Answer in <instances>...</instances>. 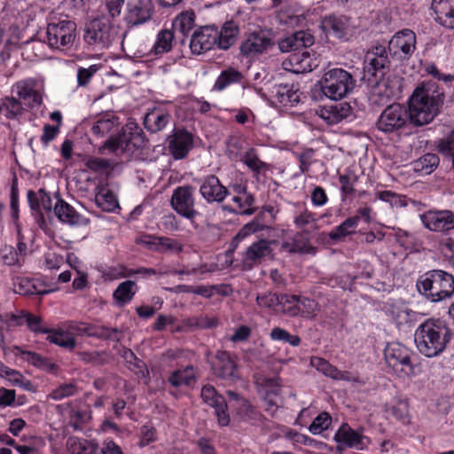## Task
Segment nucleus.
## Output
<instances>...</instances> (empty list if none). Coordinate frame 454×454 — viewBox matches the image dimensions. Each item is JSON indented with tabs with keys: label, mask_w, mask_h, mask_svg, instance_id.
<instances>
[{
	"label": "nucleus",
	"mask_w": 454,
	"mask_h": 454,
	"mask_svg": "<svg viewBox=\"0 0 454 454\" xmlns=\"http://www.w3.org/2000/svg\"><path fill=\"white\" fill-rule=\"evenodd\" d=\"M388 54L387 46L376 43L364 56L362 79L372 88L371 100L374 104H386L393 96L392 89L384 79L390 68Z\"/></svg>",
	"instance_id": "f257e3e1"
},
{
	"label": "nucleus",
	"mask_w": 454,
	"mask_h": 454,
	"mask_svg": "<svg viewBox=\"0 0 454 454\" xmlns=\"http://www.w3.org/2000/svg\"><path fill=\"white\" fill-rule=\"evenodd\" d=\"M451 337V330L444 321L431 317L417 327L414 342L422 356L434 358L445 351Z\"/></svg>",
	"instance_id": "f03ea898"
},
{
	"label": "nucleus",
	"mask_w": 454,
	"mask_h": 454,
	"mask_svg": "<svg viewBox=\"0 0 454 454\" xmlns=\"http://www.w3.org/2000/svg\"><path fill=\"white\" fill-rule=\"evenodd\" d=\"M416 287L427 301L441 302L454 294V275L441 269L429 270L419 277Z\"/></svg>",
	"instance_id": "7ed1b4c3"
},
{
	"label": "nucleus",
	"mask_w": 454,
	"mask_h": 454,
	"mask_svg": "<svg viewBox=\"0 0 454 454\" xmlns=\"http://www.w3.org/2000/svg\"><path fill=\"white\" fill-rule=\"evenodd\" d=\"M44 42L52 50H70L76 37V23L67 16L51 13L47 17Z\"/></svg>",
	"instance_id": "20e7f679"
},
{
	"label": "nucleus",
	"mask_w": 454,
	"mask_h": 454,
	"mask_svg": "<svg viewBox=\"0 0 454 454\" xmlns=\"http://www.w3.org/2000/svg\"><path fill=\"white\" fill-rule=\"evenodd\" d=\"M415 352L401 342H388L384 348V358L387 366L402 377L415 374Z\"/></svg>",
	"instance_id": "39448f33"
},
{
	"label": "nucleus",
	"mask_w": 454,
	"mask_h": 454,
	"mask_svg": "<svg viewBox=\"0 0 454 454\" xmlns=\"http://www.w3.org/2000/svg\"><path fill=\"white\" fill-rule=\"evenodd\" d=\"M356 85L352 74L343 68L328 70L320 82L322 93L328 98L337 101L349 94Z\"/></svg>",
	"instance_id": "423d86ee"
},
{
	"label": "nucleus",
	"mask_w": 454,
	"mask_h": 454,
	"mask_svg": "<svg viewBox=\"0 0 454 454\" xmlns=\"http://www.w3.org/2000/svg\"><path fill=\"white\" fill-rule=\"evenodd\" d=\"M274 43L269 34L260 27L244 32L239 43V54L247 59H254L266 53Z\"/></svg>",
	"instance_id": "0eeeda50"
},
{
	"label": "nucleus",
	"mask_w": 454,
	"mask_h": 454,
	"mask_svg": "<svg viewBox=\"0 0 454 454\" xmlns=\"http://www.w3.org/2000/svg\"><path fill=\"white\" fill-rule=\"evenodd\" d=\"M406 106L394 103L387 106L377 120L378 130L385 134H401L410 126Z\"/></svg>",
	"instance_id": "6e6552de"
},
{
	"label": "nucleus",
	"mask_w": 454,
	"mask_h": 454,
	"mask_svg": "<svg viewBox=\"0 0 454 454\" xmlns=\"http://www.w3.org/2000/svg\"><path fill=\"white\" fill-rule=\"evenodd\" d=\"M337 443V450L341 453L346 449H354L359 451L367 450L372 443V439L364 434V428L356 430L347 422H343L333 435Z\"/></svg>",
	"instance_id": "1a4fd4ad"
},
{
	"label": "nucleus",
	"mask_w": 454,
	"mask_h": 454,
	"mask_svg": "<svg viewBox=\"0 0 454 454\" xmlns=\"http://www.w3.org/2000/svg\"><path fill=\"white\" fill-rule=\"evenodd\" d=\"M194 192L195 188L190 184L177 186L170 199V205L174 211L192 223L200 215L195 208Z\"/></svg>",
	"instance_id": "9d476101"
},
{
	"label": "nucleus",
	"mask_w": 454,
	"mask_h": 454,
	"mask_svg": "<svg viewBox=\"0 0 454 454\" xmlns=\"http://www.w3.org/2000/svg\"><path fill=\"white\" fill-rule=\"evenodd\" d=\"M321 28L326 36L348 41L356 34V26L351 18L346 15L330 14L321 20Z\"/></svg>",
	"instance_id": "9b49d317"
},
{
	"label": "nucleus",
	"mask_w": 454,
	"mask_h": 454,
	"mask_svg": "<svg viewBox=\"0 0 454 454\" xmlns=\"http://www.w3.org/2000/svg\"><path fill=\"white\" fill-rule=\"evenodd\" d=\"M387 50L393 59H409L417 49V36L413 30L401 29L394 34L387 44Z\"/></svg>",
	"instance_id": "f8f14e48"
},
{
	"label": "nucleus",
	"mask_w": 454,
	"mask_h": 454,
	"mask_svg": "<svg viewBox=\"0 0 454 454\" xmlns=\"http://www.w3.org/2000/svg\"><path fill=\"white\" fill-rule=\"evenodd\" d=\"M419 218L423 226L430 231L450 235L454 231V212L450 209H429Z\"/></svg>",
	"instance_id": "ddd939ff"
},
{
	"label": "nucleus",
	"mask_w": 454,
	"mask_h": 454,
	"mask_svg": "<svg viewBox=\"0 0 454 454\" xmlns=\"http://www.w3.org/2000/svg\"><path fill=\"white\" fill-rule=\"evenodd\" d=\"M155 11L153 0H128L123 20L130 27H138L150 21Z\"/></svg>",
	"instance_id": "4468645a"
},
{
	"label": "nucleus",
	"mask_w": 454,
	"mask_h": 454,
	"mask_svg": "<svg viewBox=\"0 0 454 454\" xmlns=\"http://www.w3.org/2000/svg\"><path fill=\"white\" fill-rule=\"evenodd\" d=\"M406 108L410 124L414 127H422L430 123L440 112V109L412 95Z\"/></svg>",
	"instance_id": "2eb2a0df"
},
{
	"label": "nucleus",
	"mask_w": 454,
	"mask_h": 454,
	"mask_svg": "<svg viewBox=\"0 0 454 454\" xmlns=\"http://www.w3.org/2000/svg\"><path fill=\"white\" fill-rule=\"evenodd\" d=\"M197 182L200 184V196L208 204H220L230 196L227 186L223 185L218 176L214 174L202 176Z\"/></svg>",
	"instance_id": "dca6fc26"
},
{
	"label": "nucleus",
	"mask_w": 454,
	"mask_h": 454,
	"mask_svg": "<svg viewBox=\"0 0 454 454\" xmlns=\"http://www.w3.org/2000/svg\"><path fill=\"white\" fill-rule=\"evenodd\" d=\"M189 47L194 55L217 49L216 26H203L196 29L190 38Z\"/></svg>",
	"instance_id": "f3484780"
},
{
	"label": "nucleus",
	"mask_w": 454,
	"mask_h": 454,
	"mask_svg": "<svg viewBox=\"0 0 454 454\" xmlns=\"http://www.w3.org/2000/svg\"><path fill=\"white\" fill-rule=\"evenodd\" d=\"M194 144V137L192 132L182 128L176 129L168 138V149L175 160L184 159Z\"/></svg>",
	"instance_id": "a211bd4d"
},
{
	"label": "nucleus",
	"mask_w": 454,
	"mask_h": 454,
	"mask_svg": "<svg viewBox=\"0 0 454 454\" xmlns=\"http://www.w3.org/2000/svg\"><path fill=\"white\" fill-rule=\"evenodd\" d=\"M200 395L205 403L215 409L219 426H228L230 423V416L225 398L218 394L215 388L211 385L203 386Z\"/></svg>",
	"instance_id": "6ab92c4d"
},
{
	"label": "nucleus",
	"mask_w": 454,
	"mask_h": 454,
	"mask_svg": "<svg viewBox=\"0 0 454 454\" xmlns=\"http://www.w3.org/2000/svg\"><path fill=\"white\" fill-rule=\"evenodd\" d=\"M112 27L110 24L102 20H94L87 26L83 40L89 45L106 47L112 41Z\"/></svg>",
	"instance_id": "aec40b11"
},
{
	"label": "nucleus",
	"mask_w": 454,
	"mask_h": 454,
	"mask_svg": "<svg viewBox=\"0 0 454 454\" xmlns=\"http://www.w3.org/2000/svg\"><path fill=\"white\" fill-rule=\"evenodd\" d=\"M412 96H417L418 98L441 109L445 98V90L442 83L435 80H428L417 87Z\"/></svg>",
	"instance_id": "412c9836"
},
{
	"label": "nucleus",
	"mask_w": 454,
	"mask_h": 454,
	"mask_svg": "<svg viewBox=\"0 0 454 454\" xmlns=\"http://www.w3.org/2000/svg\"><path fill=\"white\" fill-rule=\"evenodd\" d=\"M316 113L328 125H334L350 118L353 114V109L348 102H338L337 100L319 106Z\"/></svg>",
	"instance_id": "4be33fe9"
},
{
	"label": "nucleus",
	"mask_w": 454,
	"mask_h": 454,
	"mask_svg": "<svg viewBox=\"0 0 454 454\" xmlns=\"http://www.w3.org/2000/svg\"><path fill=\"white\" fill-rule=\"evenodd\" d=\"M67 327L74 338L76 335L110 340L113 339L114 334L118 333L116 328L99 326L85 322L70 321L67 324Z\"/></svg>",
	"instance_id": "5701e85b"
},
{
	"label": "nucleus",
	"mask_w": 454,
	"mask_h": 454,
	"mask_svg": "<svg viewBox=\"0 0 454 454\" xmlns=\"http://www.w3.org/2000/svg\"><path fill=\"white\" fill-rule=\"evenodd\" d=\"M212 369L216 377L224 380L234 381L239 378L237 363L228 351L221 350L216 353Z\"/></svg>",
	"instance_id": "b1692460"
},
{
	"label": "nucleus",
	"mask_w": 454,
	"mask_h": 454,
	"mask_svg": "<svg viewBox=\"0 0 454 454\" xmlns=\"http://www.w3.org/2000/svg\"><path fill=\"white\" fill-rule=\"evenodd\" d=\"M301 94L299 85L294 83L277 84L271 90L272 98L285 108L296 106L301 102Z\"/></svg>",
	"instance_id": "393cba45"
},
{
	"label": "nucleus",
	"mask_w": 454,
	"mask_h": 454,
	"mask_svg": "<svg viewBox=\"0 0 454 454\" xmlns=\"http://www.w3.org/2000/svg\"><path fill=\"white\" fill-rule=\"evenodd\" d=\"M272 241L261 239L252 243L246 250L242 261L245 267L251 269L254 265L262 263L267 258L271 257Z\"/></svg>",
	"instance_id": "a878e982"
},
{
	"label": "nucleus",
	"mask_w": 454,
	"mask_h": 454,
	"mask_svg": "<svg viewBox=\"0 0 454 454\" xmlns=\"http://www.w3.org/2000/svg\"><path fill=\"white\" fill-rule=\"evenodd\" d=\"M315 43V37L310 30H298L278 42L282 52L307 50Z\"/></svg>",
	"instance_id": "bb28decb"
},
{
	"label": "nucleus",
	"mask_w": 454,
	"mask_h": 454,
	"mask_svg": "<svg viewBox=\"0 0 454 454\" xmlns=\"http://www.w3.org/2000/svg\"><path fill=\"white\" fill-rule=\"evenodd\" d=\"M240 34V26L238 20L231 19L226 20L220 28L216 27L217 49L228 51L234 46Z\"/></svg>",
	"instance_id": "cd10ccee"
},
{
	"label": "nucleus",
	"mask_w": 454,
	"mask_h": 454,
	"mask_svg": "<svg viewBox=\"0 0 454 454\" xmlns=\"http://www.w3.org/2000/svg\"><path fill=\"white\" fill-rule=\"evenodd\" d=\"M13 289L21 295H44L50 293L44 282L34 277L14 278Z\"/></svg>",
	"instance_id": "c85d7f7f"
},
{
	"label": "nucleus",
	"mask_w": 454,
	"mask_h": 454,
	"mask_svg": "<svg viewBox=\"0 0 454 454\" xmlns=\"http://www.w3.org/2000/svg\"><path fill=\"white\" fill-rule=\"evenodd\" d=\"M434 20L448 29H454V0H433Z\"/></svg>",
	"instance_id": "c756f323"
},
{
	"label": "nucleus",
	"mask_w": 454,
	"mask_h": 454,
	"mask_svg": "<svg viewBox=\"0 0 454 454\" xmlns=\"http://www.w3.org/2000/svg\"><path fill=\"white\" fill-rule=\"evenodd\" d=\"M233 205H227L223 208L233 215H252L255 213V197L250 193L233 195L231 198Z\"/></svg>",
	"instance_id": "7c9ffc66"
},
{
	"label": "nucleus",
	"mask_w": 454,
	"mask_h": 454,
	"mask_svg": "<svg viewBox=\"0 0 454 454\" xmlns=\"http://www.w3.org/2000/svg\"><path fill=\"white\" fill-rule=\"evenodd\" d=\"M54 214L60 222L65 223L82 225L88 223L85 217L78 214L71 205L60 198L58 199L54 207Z\"/></svg>",
	"instance_id": "2f4dec72"
},
{
	"label": "nucleus",
	"mask_w": 454,
	"mask_h": 454,
	"mask_svg": "<svg viewBox=\"0 0 454 454\" xmlns=\"http://www.w3.org/2000/svg\"><path fill=\"white\" fill-rule=\"evenodd\" d=\"M197 381L196 368L192 365H186L173 371L168 378V382L175 387H192Z\"/></svg>",
	"instance_id": "473e14b6"
},
{
	"label": "nucleus",
	"mask_w": 454,
	"mask_h": 454,
	"mask_svg": "<svg viewBox=\"0 0 454 454\" xmlns=\"http://www.w3.org/2000/svg\"><path fill=\"white\" fill-rule=\"evenodd\" d=\"M15 88L17 96L25 106L33 108L41 105V95L39 91L34 88L33 83L27 81H20L15 84Z\"/></svg>",
	"instance_id": "72a5a7b5"
},
{
	"label": "nucleus",
	"mask_w": 454,
	"mask_h": 454,
	"mask_svg": "<svg viewBox=\"0 0 454 454\" xmlns=\"http://www.w3.org/2000/svg\"><path fill=\"white\" fill-rule=\"evenodd\" d=\"M170 119L169 114L161 108H153L144 118V126L151 133L162 130Z\"/></svg>",
	"instance_id": "f704fd0d"
},
{
	"label": "nucleus",
	"mask_w": 454,
	"mask_h": 454,
	"mask_svg": "<svg viewBox=\"0 0 454 454\" xmlns=\"http://www.w3.org/2000/svg\"><path fill=\"white\" fill-rule=\"evenodd\" d=\"M138 290L137 283L133 280H125L118 285L113 293V299L117 307L122 308L129 304Z\"/></svg>",
	"instance_id": "c9c22d12"
},
{
	"label": "nucleus",
	"mask_w": 454,
	"mask_h": 454,
	"mask_svg": "<svg viewBox=\"0 0 454 454\" xmlns=\"http://www.w3.org/2000/svg\"><path fill=\"white\" fill-rule=\"evenodd\" d=\"M291 71L296 74L311 72L316 66L308 50L294 51L288 59Z\"/></svg>",
	"instance_id": "e433bc0d"
},
{
	"label": "nucleus",
	"mask_w": 454,
	"mask_h": 454,
	"mask_svg": "<svg viewBox=\"0 0 454 454\" xmlns=\"http://www.w3.org/2000/svg\"><path fill=\"white\" fill-rule=\"evenodd\" d=\"M95 201L98 207L106 212H113L116 207H119L115 194L105 184L97 185Z\"/></svg>",
	"instance_id": "4c0bfd02"
},
{
	"label": "nucleus",
	"mask_w": 454,
	"mask_h": 454,
	"mask_svg": "<svg viewBox=\"0 0 454 454\" xmlns=\"http://www.w3.org/2000/svg\"><path fill=\"white\" fill-rule=\"evenodd\" d=\"M147 245L149 248L160 254L167 252L178 254L183 251V245L178 240L164 236H150Z\"/></svg>",
	"instance_id": "58836bf2"
},
{
	"label": "nucleus",
	"mask_w": 454,
	"mask_h": 454,
	"mask_svg": "<svg viewBox=\"0 0 454 454\" xmlns=\"http://www.w3.org/2000/svg\"><path fill=\"white\" fill-rule=\"evenodd\" d=\"M310 364L318 372H322L326 377L337 380H348V372L339 370L336 366L333 365L326 359L320 356H312L310 358Z\"/></svg>",
	"instance_id": "ea45409f"
},
{
	"label": "nucleus",
	"mask_w": 454,
	"mask_h": 454,
	"mask_svg": "<svg viewBox=\"0 0 454 454\" xmlns=\"http://www.w3.org/2000/svg\"><path fill=\"white\" fill-rule=\"evenodd\" d=\"M244 78V74L240 71L235 67H229L228 68L221 71L213 88L217 91H223L232 84L241 83Z\"/></svg>",
	"instance_id": "a19ab883"
},
{
	"label": "nucleus",
	"mask_w": 454,
	"mask_h": 454,
	"mask_svg": "<svg viewBox=\"0 0 454 454\" xmlns=\"http://www.w3.org/2000/svg\"><path fill=\"white\" fill-rule=\"evenodd\" d=\"M46 334V340L67 350H73L76 347L75 338L70 333L69 330L61 328H50Z\"/></svg>",
	"instance_id": "79ce46f5"
},
{
	"label": "nucleus",
	"mask_w": 454,
	"mask_h": 454,
	"mask_svg": "<svg viewBox=\"0 0 454 454\" xmlns=\"http://www.w3.org/2000/svg\"><path fill=\"white\" fill-rule=\"evenodd\" d=\"M174 32L169 29L160 30L157 35L155 43L150 51L154 57L161 56L172 49V43L174 40Z\"/></svg>",
	"instance_id": "37998d69"
},
{
	"label": "nucleus",
	"mask_w": 454,
	"mask_h": 454,
	"mask_svg": "<svg viewBox=\"0 0 454 454\" xmlns=\"http://www.w3.org/2000/svg\"><path fill=\"white\" fill-rule=\"evenodd\" d=\"M358 224L359 222L357 216H349L330 231L329 238L334 241L341 240L354 233Z\"/></svg>",
	"instance_id": "c03bdc74"
},
{
	"label": "nucleus",
	"mask_w": 454,
	"mask_h": 454,
	"mask_svg": "<svg viewBox=\"0 0 454 454\" xmlns=\"http://www.w3.org/2000/svg\"><path fill=\"white\" fill-rule=\"evenodd\" d=\"M24 110L20 100L12 97H5L0 100V114L5 118L13 120L22 114Z\"/></svg>",
	"instance_id": "a18cd8bd"
},
{
	"label": "nucleus",
	"mask_w": 454,
	"mask_h": 454,
	"mask_svg": "<svg viewBox=\"0 0 454 454\" xmlns=\"http://www.w3.org/2000/svg\"><path fill=\"white\" fill-rule=\"evenodd\" d=\"M242 161L254 173L255 177L262 171L269 169V165L259 159L256 149L253 147L245 153Z\"/></svg>",
	"instance_id": "49530a36"
},
{
	"label": "nucleus",
	"mask_w": 454,
	"mask_h": 454,
	"mask_svg": "<svg viewBox=\"0 0 454 454\" xmlns=\"http://www.w3.org/2000/svg\"><path fill=\"white\" fill-rule=\"evenodd\" d=\"M69 450L72 454H100L98 445L85 439H70Z\"/></svg>",
	"instance_id": "de8ad7c7"
},
{
	"label": "nucleus",
	"mask_w": 454,
	"mask_h": 454,
	"mask_svg": "<svg viewBox=\"0 0 454 454\" xmlns=\"http://www.w3.org/2000/svg\"><path fill=\"white\" fill-rule=\"evenodd\" d=\"M297 307L299 308V317L306 319H313L318 311V303L314 300L302 295H298Z\"/></svg>",
	"instance_id": "09e8293b"
},
{
	"label": "nucleus",
	"mask_w": 454,
	"mask_h": 454,
	"mask_svg": "<svg viewBox=\"0 0 454 454\" xmlns=\"http://www.w3.org/2000/svg\"><path fill=\"white\" fill-rule=\"evenodd\" d=\"M270 338L273 341H280L288 343L292 347H299L301 343V339L296 334H291L284 328L276 326L271 329Z\"/></svg>",
	"instance_id": "8fccbe9b"
},
{
	"label": "nucleus",
	"mask_w": 454,
	"mask_h": 454,
	"mask_svg": "<svg viewBox=\"0 0 454 454\" xmlns=\"http://www.w3.org/2000/svg\"><path fill=\"white\" fill-rule=\"evenodd\" d=\"M440 159L435 153H426L414 162V169L431 174L439 165Z\"/></svg>",
	"instance_id": "3c124183"
},
{
	"label": "nucleus",
	"mask_w": 454,
	"mask_h": 454,
	"mask_svg": "<svg viewBox=\"0 0 454 454\" xmlns=\"http://www.w3.org/2000/svg\"><path fill=\"white\" fill-rule=\"evenodd\" d=\"M195 14L193 12H181L174 20L173 27L175 30L187 35L194 27Z\"/></svg>",
	"instance_id": "603ef678"
},
{
	"label": "nucleus",
	"mask_w": 454,
	"mask_h": 454,
	"mask_svg": "<svg viewBox=\"0 0 454 454\" xmlns=\"http://www.w3.org/2000/svg\"><path fill=\"white\" fill-rule=\"evenodd\" d=\"M297 294H280V311L288 317H299L300 310L297 307Z\"/></svg>",
	"instance_id": "864d4df0"
},
{
	"label": "nucleus",
	"mask_w": 454,
	"mask_h": 454,
	"mask_svg": "<svg viewBox=\"0 0 454 454\" xmlns=\"http://www.w3.org/2000/svg\"><path fill=\"white\" fill-rule=\"evenodd\" d=\"M318 218L317 214L309 211L305 205L301 207V210L296 213L294 218V223L296 228L304 230L307 227L315 224Z\"/></svg>",
	"instance_id": "5fc2aeb1"
},
{
	"label": "nucleus",
	"mask_w": 454,
	"mask_h": 454,
	"mask_svg": "<svg viewBox=\"0 0 454 454\" xmlns=\"http://www.w3.org/2000/svg\"><path fill=\"white\" fill-rule=\"evenodd\" d=\"M15 348L20 352L23 359H25L26 361H27L35 367L46 369L54 366V364H51L48 358L43 357V356L36 352L30 350H22L21 348L20 347H16Z\"/></svg>",
	"instance_id": "6e6d98bb"
},
{
	"label": "nucleus",
	"mask_w": 454,
	"mask_h": 454,
	"mask_svg": "<svg viewBox=\"0 0 454 454\" xmlns=\"http://www.w3.org/2000/svg\"><path fill=\"white\" fill-rule=\"evenodd\" d=\"M436 149L440 154L451 159L454 163V129L437 142Z\"/></svg>",
	"instance_id": "4d7b16f0"
},
{
	"label": "nucleus",
	"mask_w": 454,
	"mask_h": 454,
	"mask_svg": "<svg viewBox=\"0 0 454 454\" xmlns=\"http://www.w3.org/2000/svg\"><path fill=\"white\" fill-rule=\"evenodd\" d=\"M78 392V387L74 383H64L53 389L49 397L54 401H59L67 397L73 396Z\"/></svg>",
	"instance_id": "13d9d810"
},
{
	"label": "nucleus",
	"mask_w": 454,
	"mask_h": 454,
	"mask_svg": "<svg viewBox=\"0 0 454 454\" xmlns=\"http://www.w3.org/2000/svg\"><path fill=\"white\" fill-rule=\"evenodd\" d=\"M356 181V176L351 177L349 175L347 174L339 176V182L340 184V190L342 201H344L347 198L352 196L355 193V184Z\"/></svg>",
	"instance_id": "bf43d9fd"
},
{
	"label": "nucleus",
	"mask_w": 454,
	"mask_h": 454,
	"mask_svg": "<svg viewBox=\"0 0 454 454\" xmlns=\"http://www.w3.org/2000/svg\"><path fill=\"white\" fill-rule=\"evenodd\" d=\"M332 423V417L328 412L323 411L319 413L309 427V430L313 434H318L322 431L326 430Z\"/></svg>",
	"instance_id": "052dcab7"
},
{
	"label": "nucleus",
	"mask_w": 454,
	"mask_h": 454,
	"mask_svg": "<svg viewBox=\"0 0 454 454\" xmlns=\"http://www.w3.org/2000/svg\"><path fill=\"white\" fill-rule=\"evenodd\" d=\"M19 202H20V192H19V181L16 176L12 180L11 184V193H10V208L11 215L13 220L19 219Z\"/></svg>",
	"instance_id": "680f3d73"
},
{
	"label": "nucleus",
	"mask_w": 454,
	"mask_h": 454,
	"mask_svg": "<svg viewBox=\"0 0 454 454\" xmlns=\"http://www.w3.org/2000/svg\"><path fill=\"white\" fill-rule=\"evenodd\" d=\"M258 306L273 309L275 311L280 310V294H264L258 295L256 298Z\"/></svg>",
	"instance_id": "e2e57ef3"
},
{
	"label": "nucleus",
	"mask_w": 454,
	"mask_h": 454,
	"mask_svg": "<svg viewBox=\"0 0 454 454\" xmlns=\"http://www.w3.org/2000/svg\"><path fill=\"white\" fill-rule=\"evenodd\" d=\"M25 316L26 325L30 332L34 333L35 334L47 333L50 332V327L43 324L41 317L35 316L31 312Z\"/></svg>",
	"instance_id": "0e129e2a"
},
{
	"label": "nucleus",
	"mask_w": 454,
	"mask_h": 454,
	"mask_svg": "<svg viewBox=\"0 0 454 454\" xmlns=\"http://www.w3.org/2000/svg\"><path fill=\"white\" fill-rule=\"evenodd\" d=\"M0 256L4 265L21 267L23 264V260L19 257L18 251L13 247H6Z\"/></svg>",
	"instance_id": "69168bd1"
},
{
	"label": "nucleus",
	"mask_w": 454,
	"mask_h": 454,
	"mask_svg": "<svg viewBox=\"0 0 454 454\" xmlns=\"http://www.w3.org/2000/svg\"><path fill=\"white\" fill-rule=\"evenodd\" d=\"M85 166L93 172L104 173L110 168V162L104 158L90 156L85 161Z\"/></svg>",
	"instance_id": "338daca9"
},
{
	"label": "nucleus",
	"mask_w": 454,
	"mask_h": 454,
	"mask_svg": "<svg viewBox=\"0 0 454 454\" xmlns=\"http://www.w3.org/2000/svg\"><path fill=\"white\" fill-rule=\"evenodd\" d=\"M374 198H377V200H380L384 202L389 203L392 207L393 206H405V203L403 201V198L397 194L395 192L392 191H381L376 192V195Z\"/></svg>",
	"instance_id": "774afa93"
}]
</instances>
